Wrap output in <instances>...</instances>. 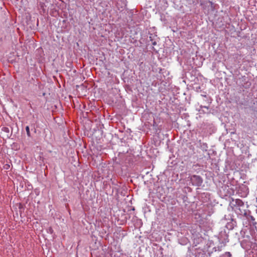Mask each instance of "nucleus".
<instances>
[{"label":"nucleus","instance_id":"3","mask_svg":"<svg viewBox=\"0 0 257 257\" xmlns=\"http://www.w3.org/2000/svg\"><path fill=\"white\" fill-rule=\"evenodd\" d=\"M26 131L27 132V134L28 136L30 137L31 135H30V128H29V126H27L26 127Z\"/></svg>","mask_w":257,"mask_h":257},{"label":"nucleus","instance_id":"1","mask_svg":"<svg viewBox=\"0 0 257 257\" xmlns=\"http://www.w3.org/2000/svg\"><path fill=\"white\" fill-rule=\"evenodd\" d=\"M191 181L193 185L200 186L203 182L202 178L197 175H193L191 178Z\"/></svg>","mask_w":257,"mask_h":257},{"label":"nucleus","instance_id":"4","mask_svg":"<svg viewBox=\"0 0 257 257\" xmlns=\"http://www.w3.org/2000/svg\"><path fill=\"white\" fill-rule=\"evenodd\" d=\"M200 6L202 7L203 9H205V2H200Z\"/></svg>","mask_w":257,"mask_h":257},{"label":"nucleus","instance_id":"2","mask_svg":"<svg viewBox=\"0 0 257 257\" xmlns=\"http://www.w3.org/2000/svg\"><path fill=\"white\" fill-rule=\"evenodd\" d=\"M232 203L234 206H242L244 205L243 201L239 199H233L232 198Z\"/></svg>","mask_w":257,"mask_h":257},{"label":"nucleus","instance_id":"5","mask_svg":"<svg viewBox=\"0 0 257 257\" xmlns=\"http://www.w3.org/2000/svg\"><path fill=\"white\" fill-rule=\"evenodd\" d=\"M208 3L211 5V7H213V3L211 1H209Z\"/></svg>","mask_w":257,"mask_h":257},{"label":"nucleus","instance_id":"6","mask_svg":"<svg viewBox=\"0 0 257 257\" xmlns=\"http://www.w3.org/2000/svg\"><path fill=\"white\" fill-rule=\"evenodd\" d=\"M4 129L5 131H7V132L9 131V128L8 127H4Z\"/></svg>","mask_w":257,"mask_h":257}]
</instances>
